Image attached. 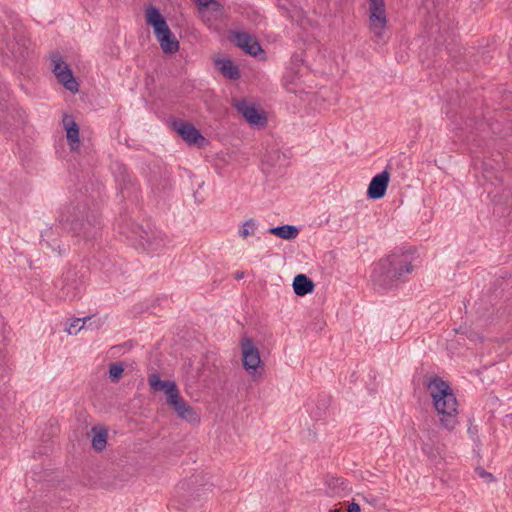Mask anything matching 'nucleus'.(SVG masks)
I'll use <instances>...</instances> for the list:
<instances>
[{
  "label": "nucleus",
  "instance_id": "nucleus-1",
  "mask_svg": "<svg viewBox=\"0 0 512 512\" xmlns=\"http://www.w3.org/2000/svg\"><path fill=\"white\" fill-rule=\"evenodd\" d=\"M412 271L413 265L408 254H391L376 264L372 280L379 289L389 290L404 282Z\"/></svg>",
  "mask_w": 512,
  "mask_h": 512
},
{
  "label": "nucleus",
  "instance_id": "nucleus-2",
  "mask_svg": "<svg viewBox=\"0 0 512 512\" xmlns=\"http://www.w3.org/2000/svg\"><path fill=\"white\" fill-rule=\"evenodd\" d=\"M427 389L442 425L453 429L457 423L458 402L451 387L442 379L434 377L428 382Z\"/></svg>",
  "mask_w": 512,
  "mask_h": 512
},
{
  "label": "nucleus",
  "instance_id": "nucleus-3",
  "mask_svg": "<svg viewBox=\"0 0 512 512\" xmlns=\"http://www.w3.org/2000/svg\"><path fill=\"white\" fill-rule=\"evenodd\" d=\"M149 385L154 391H162L166 396L167 405L177 414V416L189 423H199L200 417L195 409L183 399L177 384L171 380H161L156 373L148 378Z\"/></svg>",
  "mask_w": 512,
  "mask_h": 512
},
{
  "label": "nucleus",
  "instance_id": "nucleus-4",
  "mask_svg": "<svg viewBox=\"0 0 512 512\" xmlns=\"http://www.w3.org/2000/svg\"><path fill=\"white\" fill-rule=\"evenodd\" d=\"M146 23L150 25L159 41L162 51L166 54H174L179 50V42L171 32L160 10L153 5L145 8Z\"/></svg>",
  "mask_w": 512,
  "mask_h": 512
},
{
  "label": "nucleus",
  "instance_id": "nucleus-5",
  "mask_svg": "<svg viewBox=\"0 0 512 512\" xmlns=\"http://www.w3.org/2000/svg\"><path fill=\"white\" fill-rule=\"evenodd\" d=\"M368 4V27L373 34L376 43H386L387 34V14L384 0H367Z\"/></svg>",
  "mask_w": 512,
  "mask_h": 512
},
{
  "label": "nucleus",
  "instance_id": "nucleus-6",
  "mask_svg": "<svg viewBox=\"0 0 512 512\" xmlns=\"http://www.w3.org/2000/svg\"><path fill=\"white\" fill-rule=\"evenodd\" d=\"M68 213L69 215L61 213L59 220L64 230L72 232L75 237H82L86 240L95 238L100 229V222L95 216H92V220L87 218L85 221L79 217H72V214Z\"/></svg>",
  "mask_w": 512,
  "mask_h": 512
},
{
  "label": "nucleus",
  "instance_id": "nucleus-7",
  "mask_svg": "<svg viewBox=\"0 0 512 512\" xmlns=\"http://www.w3.org/2000/svg\"><path fill=\"white\" fill-rule=\"evenodd\" d=\"M55 287L60 289V298L70 301L78 298L82 292V284L76 279V272L71 269L55 282Z\"/></svg>",
  "mask_w": 512,
  "mask_h": 512
},
{
  "label": "nucleus",
  "instance_id": "nucleus-8",
  "mask_svg": "<svg viewBox=\"0 0 512 512\" xmlns=\"http://www.w3.org/2000/svg\"><path fill=\"white\" fill-rule=\"evenodd\" d=\"M240 346L242 351L243 367L249 375L254 376L261 364L259 350L248 337L242 338Z\"/></svg>",
  "mask_w": 512,
  "mask_h": 512
},
{
  "label": "nucleus",
  "instance_id": "nucleus-9",
  "mask_svg": "<svg viewBox=\"0 0 512 512\" xmlns=\"http://www.w3.org/2000/svg\"><path fill=\"white\" fill-rule=\"evenodd\" d=\"M52 63V71L59 80V82H61L67 90L71 92H77L78 83L75 80L69 66L62 60V58L59 55H54L52 57Z\"/></svg>",
  "mask_w": 512,
  "mask_h": 512
},
{
  "label": "nucleus",
  "instance_id": "nucleus-10",
  "mask_svg": "<svg viewBox=\"0 0 512 512\" xmlns=\"http://www.w3.org/2000/svg\"><path fill=\"white\" fill-rule=\"evenodd\" d=\"M235 107L250 125L263 127L267 123L265 113L257 109L253 103L241 100L236 102Z\"/></svg>",
  "mask_w": 512,
  "mask_h": 512
},
{
  "label": "nucleus",
  "instance_id": "nucleus-11",
  "mask_svg": "<svg viewBox=\"0 0 512 512\" xmlns=\"http://www.w3.org/2000/svg\"><path fill=\"white\" fill-rule=\"evenodd\" d=\"M133 233H140V244L151 252L160 251L167 243V237L161 231L146 232L139 227H136V230Z\"/></svg>",
  "mask_w": 512,
  "mask_h": 512
},
{
  "label": "nucleus",
  "instance_id": "nucleus-12",
  "mask_svg": "<svg viewBox=\"0 0 512 512\" xmlns=\"http://www.w3.org/2000/svg\"><path fill=\"white\" fill-rule=\"evenodd\" d=\"M173 128L189 145L202 146L205 142V138L201 135L199 130L186 121H174Z\"/></svg>",
  "mask_w": 512,
  "mask_h": 512
},
{
  "label": "nucleus",
  "instance_id": "nucleus-13",
  "mask_svg": "<svg viewBox=\"0 0 512 512\" xmlns=\"http://www.w3.org/2000/svg\"><path fill=\"white\" fill-rule=\"evenodd\" d=\"M390 174L387 170L375 175L368 186L367 196L370 199H381L388 188Z\"/></svg>",
  "mask_w": 512,
  "mask_h": 512
},
{
  "label": "nucleus",
  "instance_id": "nucleus-14",
  "mask_svg": "<svg viewBox=\"0 0 512 512\" xmlns=\"http://www.w3.org/2000/svg\"><path fill=\"white\" fill-rule=\"evenodd\" d=\"M62 124L66 131V139L70 149L72 151L78 150L80 147V131L78 124L71 115H64Z\"/></svg>",
  "mask_w": 512,
  "mask_h": 512
},
{
  "label": "nucleus",
  "instance_id": "nucleus-15",
  "mask_svg": "<svg viewBox=\"0 0 512 512\" xmlns=\"http://www.w3.org/2000/svg\"><path fill=\"white\" fill-rule=\"evenodd\" d=\"M234 40L239 48L252 56H257L263 52L259 42L248 33L237 32L234 35Z\"/></svg>",
  "mask_w": 512,
  "mask_h": 512
},
{
  "label": "nucleus",
  "instance_id": "nucleus-16",
  "mask_svg": "<svg viewBox=\"0 0 512 512\" xmlns=\"http://www.w3.org/2000/svg\"><path fill=\"white\" fill-rule=\"evenodd\" d=\"M216 68L230 80H237L240 77V71L237 65L231 59L222 58L215 61Z\"/></svg>",
  "mask_w": 512,
  "mask_h": 512
},
{
  "label": "nucleus",
  "instance_id": "nucleus-17",
  "mask_svg": "<svg viewBox=\"0 0 512 512\" xmlns=\"http://www.w3.org/2000/svg\"><path fill=\"white\" fill-rule=\"evenodd\" d=\"M0 51L6 56H12L14 58L23 57L26 51L25 40L11 41L0 44Z\"/></svg>",
  "mask_w": 512,
  "mask_h": 512
},
{
  "label": "nucleus",
  "instance_id": "nucleus-18",
  "mask_svg": "<svg viewBox=\"0 0 512 512\" xmlns=\"http://www.w3.org/2000/svg\"><path fill=\"white\" fill-rule=\"evenodd\" d=\"M314 283L304 274H298L293 280V289L296 295L305 296L312 293L314 290Z\"/></svg>",
  "mask_w": 512,
  "mask_h": 512
},
{
  "label": "nucleus",
  "instance_id": "nucleus-19",
  "mask_svg": "<svg viewBox=\"0 0 512 512\" xmlns=\"http://www.w3.org/2000/svg\"><path fill=\"white\" fill-rule=\"evenodd\" d=\"M268 232L284 240L295 239L299 234L298 228L289 224L269 228Z\"/></svg>",
  "mask_w": 512,
  "mask_h": 512
},
{
  "label": "nucleus",
  "instance_id": "nucleus-20",
  "mask_svg": "<svg viewBox=\"0 0 512 512\" xmlns=\"http://www.w3.org/2000/svg\"><path fill=\"white\" fill-rule=\"evenodd\" d=\"M475 169L479 171L482 175L483 181L479 180L482 185H485L486 182H491L494 184L493 180H498V177L495 174L494 168L492 164L480 161L475 163Z\"/></svg>",
  "mask_w": 512,
  "mask_h": 512
},
{
  "label": "nucleus",
  "instance_id": "nucleus-21",
  "mask_svg": "<svg viewBox=\"0 0 512 512\" xmlns=\"http://www.w3.org/2000/svg\"><path fill=\"white\" fill-rule=\"evenodd\" d=\"M11 107L9 88L5 83L0 82V121L7 119L6 114Z\"/></svg>",
  "mask_w": 512,
  "mask_h": 512
},
{
  "label": "nucleus",
  "instance_id": "nucleus-22",
  "mask_svg": "<svg viewBox=\"0 0 512 512\" xmlns=\"http://www.w3.org/2000/svg\"><path fill=\"white\" fill-rule=\"evenodd\" d=\"M94 436L92 438V447L96 451H102L106 447L107 443V431L105 429L93 428Z\"/></svg>",
  "mask_w": 512,
  "mask_h": 512
},
{
  "label": "nucleus",
  "instance_id": "nucleus-23",
  "mask_svg": "<svg viewBox=\"0 0 512 512\" xmlns=\"http://www.w3.org/2000/svg\"><path fill=\"white\" fill-rule=\"evenodd\" d=\"M325 483L328 486L327 494L330 496L340 495L343 488V480L340 478H336L333 476H327L325 479Z\"/></svg>",
  "mask_w": 512,
  "mask_h": 512
},
{
  "label": "nucleus",
  "instance_id": "nucleus-24",
  "mask_svg": "<svg viewBox=\"0 0 512 512\" xmlns=\"http://www.w3.org/2000/svg\"><path fill=\"white\" fill-rule=\"evenodd\" d=\"M258 228V223L255 219L250 218L246 220L238 231L241 238L246 239L249 236H253Z\"/></svg>",
  "mask_w": 512,
  "mask_h": 512
},
{
  "label": "nucleus",
  "instance_id": "nucleus-25",
  "mask_svg": "<svg viewBox=\"0 0 512 512\" xmlns=\"http://www.w3.org/2000/svg\"><path fill=\"white\" fill-rule=\"evenodd\" d=\"M114 173L116 174L117 181L121 182L123 185L126 184V182L129 181V175L127 173L126 166L115 163L114 165Z\"/></svg>",
  "mask_w": 512,
  "mask_h": 512
},
{
  "label": "nucleus",
  "instance_id": "nucleus-26",
  "mask_svg": "<svg viewBox=\"0 0 512 512\" xmlns=\"http://www.w3.org/2000/svg\"><path fill=\"white\" fill-rule=\"evenodd\" d=\"M281 159V154L277 150H273L268 152L263 159V164L268 165L269 167H274L277 165L278 161Z\"/></svg>",
  "mask_w": 512,
  "mask_h": 512
},
{
  "label": "nucleus",
  "instance_id": "nucleus-27",
  "mask_svg": "<svg viewBox=\"0 0 512 512\" xmlns=\"http://www.w3.org/2000/svg\"><path fill=\"white\" fill-rule=\"evenodd\" d=\"M123 371H124V368H123L122 364H120V363L111 364L110 368H109L110 379L113 382L119 381V379L122 376Z\"/></svg>",
  "mask_w": 512,
  "mask_h": 512
},
{
  "label": "nucleus",
  "instance_id": "nucleus-28",
  "mask_svg": "<svg viewBox=\"0 0 512 512\" xmlns=\"http://www.w3.org/2000/svg\"><path fill=\"white\" fill-rule=\"evenodd\" d=\"M85 319L76 318L66 328V331L70 335H76L84 326Z\"/></svg>",
  "mask_w": 512,
  "mask_h": 512
},
{
  "label": "nucleus",
  "instance_id": "nucleus-29",
  "mask_svg": "<svg viewBox=\"0 0 512 512\" xmlns=\"http://www.w3.org/2000/svg\"><path fill=\"white\" fill-rule=\"evenodd\" d=\"M47 247L51 248L53 251H58L59 254H63L67 251V247L65 245H60L59 241L54 239L52 242L43 239Z\"/></svg>",
  "mask_w": 512,
  "mask_h": 512
},
{
  "label": "nucleus",
  "instance_id": "nucleus-30",
  "mask_svg": "<svg viewBox=\"0 0 512 512\" xmlns=\"http://www.w3.org/2000/svg\"><path fill=\"white\" fill-rule=\"evenodd\" d=\"M476 473L479 475V477L483 478L487 482L493 480L492 474L484 471L482 468L476 469Z\"/></svg>",
  "mask_w": 512,
  "mask_h": 512
},
{
  "label": "nucleus",
  "instance_id": "nucleus-31",
  "mask_svg": "<svg viewBox=\"0 0 512 512\" xmlns=\"http://www.w3.org/2000/svg\"><path fill=\"white\" fill-rule=\"evenodd\" d=\"M347 511L348 512H360L361 509H360V506L358 503H355V502H352L348 505L347 507Z\"/></svg>",
  "mask_w": 512,
  "mask_h": 512
},
{
  "label": "nucleus",
  "instance_id": "nucleus-32",
  "mask_svg": "<svg viewBox=\"0 0 512 512\" xmlns=\"http://www.w3.org/2000/svg\"><path fill=\"white\" fill-rule=\"evenodd\" d=\"M199 6L207 7L209 4L214 2V0H194Z\"/></svg>",
  "mask_w": 512,
  "mask_h": 512
},
{
  "label": "nucleus",
  "instance_id": "nucleus-33",
  "mask_svg": "<svg viewBox=\"0 0 512 512\" xmlns=\"http://www.w3.org/2000/svg\"><path fill=\"white\" fill-rule=\"evenodd\" d=\"M423 451H424L428 456H430V457H434V454H432V452H430L429 447H428V445H427V444H425V445L423 446Z\"/></svg>",
  "mask_w": 512,
  "mask_h": 512
},
{
  "label": "nucleus",
  "instance_id": "nucleus-34",
  "mask_svg": "<svg viewBox=\"0 0 512 512\" xmlns=\"http://www.w3.org/2000/svg\"><path fill=\"white\" fill-rule=\"evenodd\" d=\"M104 269H105V272H107L109 274H114L117 272V269L112 268V267H104Z\"/></svg>",
  "mask_w": 512,
  "mask_h": 512
},
{
  "label": "nucleus",
  "instance_id": "nucleus-35",
  "mask_svg": "<svg viewBox=\"0 0 512 512\" xmlns=\"http://www.w3.org/2000/svg\"><path fill=\"white\" fill-rule=\"evenodd\" d=\"M153 190L156 192H160L159 188L153 185Z\"/></svg>",
  "mask_w": 512,
  "mask_h": 512
},
{
  "label": "nucleus",
  "instance_id": "nucleus-36",
  "mask_svg": "<svg viewBox=\"0 0 512 512\" xmlns=\"http://www.w3.org/2000/svg\"><path fill=\"white\" fill-rule=\"evenodd\" d=\"M167 186H170V184H169L168 180L165 179V186H164V188L167 187Z\"/></svg>",
  "mask_w": 512,
  "mask_h": 512
},
{
  "label": "nucleus",
  "instance_id": "nucleus-37",
  "mask_svg": "<svg viewBox=\"0 0 512 512\" xmlns=\"http://www.w3.org/2000/svg\"><path fill=\"white\" fill-rule=\"evenodd\" d=\"M329 512H341V511L338 509H331Z\"/></svg>",
  "mask_w": 512,
  "mask_h": 512
}]
</instances>
